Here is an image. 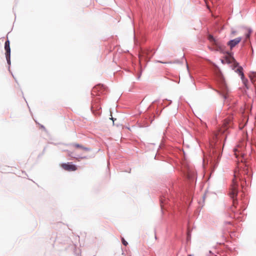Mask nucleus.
Segmentation results:
<instances>
[{"label": "nucleus", "mask_w": 256, "mask_h": 256, "mask_svg": "<svg viewBox=\"0 0 256 256\" xmlns=\"http://www.w3.org/2000/svg\"><path fill=\"white\" fill-rule=\"evenodd\" d=\"M239 180H240V178H239L238 173L235 172L234 174V178L232 179L229 192L230 196L233 199V206L234 208L236 207V204L237 202L236 199H235V198H236L238 192V181Z\"/></svg>", "instance_id": "nucleus-1"}, {"label": "nucleus", "mask_w": 256, "mask_h": 256, "mask_svg": "<svg viewBox=\"0 0 256 256\" xmlns=\"http://www.w3.org/2000/svg\"><path fill=\"white\" fill-rule=\"evenodd\" d=\"M215 74L217 80L220 84V86L221 89V93L223 96L224 98L226 99L228 96V88L224 78L218 68H216V69Z\"/></svg>", "instance_id": "nucleus-2"}, {"label": "nucleus", "mask_w": 256, "mask_h": 256, "mask_svg": "<svg viewBox=\"0 0 256 256\" xmlns=\"http://www.w3.org/2000/svg\"><path fill=\"white\" fill-rule=\"evenodd\" d=\"M209 40L212 43V50L223 52L224 51V46L218 40H216L212 36H208Z\"/></svg>", "instance_id": "nucleus-3"}, {"label": "nucleus", "mask_w": 256, "mask_h": 256, "mask_svg": "<svg viewBox=\"0 0 256 256\" xmlns=\"http://www.w3.org/2000/svg\"><path fill=\"white\" fill-rule=\"evenodd\" d=\"M105 90V88L102 84H99L94 86L92 91V94L95 97L102 94Z\"/></svg>", "instance_id": "nucleus-4"}, {"label": "nucleus", "mask_w": 256, "mask_h": 256, "mask_svg": "<svg viewBox=\"0 0 256 256\" xmlns=\"http://www.w3.org/2000/svg\"><path fill=\"white\" fill-rule=\"evenodd\" d=\"M100 102V98L99 97H94L92 100V104L91 106V110L92 112H96L101 110V106L99 104Z\"/></svg>", "instance_id": "nucleus-5"}, {"label": "nucleus", "mask_w": 256, "mask_h": 256, "mask_svg": "<svg viewBox=\"0 0 256 256\" xmlns=\"http://www.w3.org/2000/svg\"><path fill=\"white\" fill-rule=\"evenodd\" d=\"M4 49L6 50V57L8 62L9 63L10 62V42L8 40L4 43Z\"/></svg>", "instance_id": "nucleus-6"}, {"label": "nucleus", "mask_w": 256, "mask_h": 256, "mask_svg": "<svg viewBox=\"0 0 256 256\" xmlns=\"http://www.w3.org/2000/svg\"><path fill=\"white\" fill-rule=\"evenodd\" d=\"M60 166L65 170L66 171H75L77 170L76 166L70 162L66 164H60Z\"/></svg>", "instance_id": "nucleus-7"}, {"label": "nucleus", "mask_w": 256, "mask_h": 256, "mask_svg": "<svg viewBox=\"0 0 256 256\" xmlns=\"http://www.w3.org/2000/svg\"><path fill=\"white\" fill-rule=\"evenodd\" d=\"M242 40V38L240 37L237 38L235 39L230 40L228 42V46L230 49L232 50L233 48H234Z\"/></svg>", "instance_id": "nucleus-8"}, {"label": "nucleus", "mask_w": 256, "mask_h": 256, "mask_svg": "<svg viewBox=\"0 0 256 256\" xmlns=\"http://www.w3.org/2000/svg\"><path fill=\"white\" fill-rule=\"evenodd\" d=\"M242 148L239 146H238L236 148L234 149V154L236 158H238L239 156L242 157L244 156V153L242 152Z\"/></svg>", "instance_id": "nucleus-9"}, {"label": "nucleus", "mask_w": 256, "mask_h": 256, "mask_svg": "<svg viewBox=\"0 0 256 256\" xmlns=\"http://www.w3.org/2000/svg\"><path fill=\"white\" fill-rule=\"evenodd\" d=\"M72 146L74 147L75 148H80L82 151H84V152H88V151L90 150V148H85V147L83 146L82 145H80V144H72Z\"/></svg>", "instance_id": "nucleus-10"}, {"label": "nucleus", "mask_w": 256, "mask_h": 256, "mask_svg": "<svg viewBox=\"0 0 256 256\" xmlns=\"http://www.w3.org/2000/svg\"><path fill=\"white\" fill-rule=\"evenodd\" d=\"M243 68L242 66H238V68L235 70L236 72L239 74L241 78L244 77V74L242 72Z\"/></svg>", "instance_id": "nucleus-11"}, {"label": "nucleus", "mask_w": 256, "mask_h": 256, "mask_svg": "<svg viewBox=\"0 0 256 256\" xmlns=\"http://www.w3.org/2000/svg\"><path fill=\"white\" fill-rule=\"evenodd\" d=\"M256 77V72H252L249 74V78L252 83L255 82V78Z\"/></svg>", "instance_id": "nucleus-12"}, {"label": "nucleus", "mask_w": 256, "mask_h": 256, "mask_svg": "<svg viewBox=\"0 0 256 256\" xmlns=\"http://www.w3.org/2000/svg\"><path fill=\"white\" fill-rule=\"evenodd\" d=\"M245 86L248 88V80L247 79L245 78H244V77L242 78H241Z\"/></svg>", "instance_id": "nucleus-13"}, {"label": "nucleus", "mask_w": 256, "mask_h": 256, "mask_svg": "<svg viewBox=\"0 0 256 256\" xmlns=\"http://www.w3.org/2000/svg\"><path fill=\"white\" fill-rule=\"evenodd\" d=\"M122 244L125 246H126L128 244V242L124 239V238H122Z\"/></svg>", "instance_id": "nucleus-14"}, {"label": "nucleus", "mask_w": 256, "mask_h": 256, "mask_svg": "<svg viewBox=\"0 0 256 256\" xmlns=\"http://www.w3.org/2000/svg\"><path fill=\"white\" fill-rule=\"evenodd\" d=\"M251 33V31L250 30H248V33L246 34V39L248 38Z\"/></svg>", "instance_id": "nucleus-15"}, {"label": "nucleus", "mask_w": 256, "mask_h": 256, "mask_svg": "<svg viewBox=\"0 0 256 256\" xmlns=\"http://www.w3.org/2000/svg\"><path fill=\"white\" fill-rule=\"evenodd\" d=\"M188 178H189V179H190L192 178V176H191V174H188Z\"/></svg>", "instance_id": "nucleus-16"}, {"label": "nucleus", "mask_w": 256, "mask_h": 256, "mask_svg": "<svg viewBox=\"0 0 256 256\" xmlns=\"http://www.w3.org/2000/svg\"><path fill=\"white\" fill-rule=\"evenodd\" d=\"M234 68H236V67H237L238 66V64L236 62H234Z\"/></svg>", "instance_id": "nucleus-17"}, {"label": "nucleus", "mask_w": 256, "mask_h": 256, "mask_svg": "<svg viewBox=\"0 0 256 256\" xmlns=\"http://www.w3.org/2000/svg\"><path fill=\"white\" fill-rule=\"evenodd\" d=\"M236 32L235 31H232V34H233V35H234V34H236Z\"/></svg>", "instance_id": "nucleus-18"}, {"label": "nucleus", "mask_w": 256, "mask_h": 256, "mask_svg": "<svg viewBox=\"0 0 256 256\" xmlns=\"http://www.w3.org/2000/svg\"><path fill=\"white\" fill-rule=\"evenodd\" d=\"M110 116H111V118H110V119H111L112 120V121H113V122H114V118L112 117V114H110Z\"/></svg>", "instance_id": "nucleus-19"}, {"label": "nucleus", "mask_w": 256, "mask_h": 256, "mask_svg": "<svg viewBox=\"0 0 256 256\" xmlns=\"http://www.w3.org/2000/svg\"><path fill=\"white\" fill-rule=\"evenodd\" d=\"M81 158H86V156L80 157Z\"/></svg>", "instance_id": "nucleus-20"}, {"label": "nucleus", "mask_w": 256, "mask_h": 256, "mask_svg": "<svg viewBox=\"0 0 256 256\" xmlns=\"http://www.w3.org/2000/svg\"><path fill=\"white\" fill-rule=\"evenodd\" d=\"M160 201H161V203H162V202H162V200H160Z\"/></svg>", "instance_id": "nucleus-21"}, {"label": "nucleus", "mask_w": 256, "mask_h": 256, "mask_svg": "<svg viewBox=\"0 0 256 256\" xmlns=\"http://www.w3.org/2000/svg\"><path fill=\"white\" fill-rule=\"evenodd\" d=\"M152 56V54L150 55V56Z\"/></svg>", "instance_id": "nucleus-22"}, {"label": "nucleus", "mask_w": 256, "mask_h": 256, "mask_svg": "<svg viewBox=\"0 0 256 256\" xmlns=\"http://www.w3.org/2000/svg\"><path fill=\"white\" fill-rule=\"evenodd\" d=\"M188 256H192V255H190V254H189V255H188Z\"/></svg>", "instance_id": "nucleus-23"}]
</instances>
